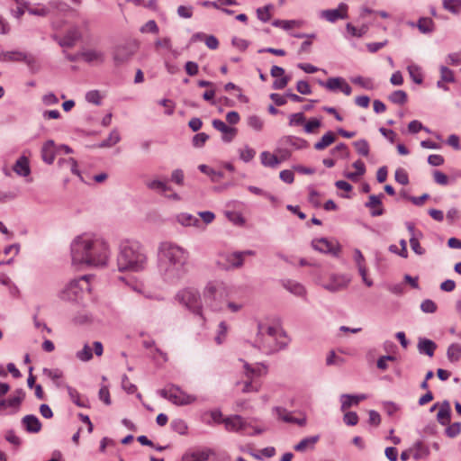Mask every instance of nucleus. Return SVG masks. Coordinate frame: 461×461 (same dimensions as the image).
Wrapping results in <instances>:
<instances>
[{"label":"nucleus","instance_id":"nucleus-1","mask_svg":"<svg viewBox=\"0 0 461 461\" xmlns=\"http://www.w3.org/2000/svg\"><path fill=\"white\" fill-rule=\"evenodd\" d=\"M72 263L77 266L104 267L111 257L108 242L100 235L83 233L70 244Z\"/></svg>","mask_w":461,"mask_h":461},{"label":"nucleus","instance_id":"nucleus-2","mask_svg":"<svg viewBox=\"0 0 461 461\" xmlns=\"http://www.w3.org/2000/svg\"><path fill=\"white\" fill-rule=\"evenodd\" d=\"M189 252L171 241L160 242L158 247L157 265L162 279L170 285L178 284L187 273Z\"/></svg>","mask_w":461,"mask_h":461},{"label":"nucleus","instance_id":"nucleus-3","mask_svg":"<svg viewBox=\"0 0 461 461\" xmlns=\"http://www.w3.org/2000/svg\"><path fill=\"white\" fill-rule=\"evenodd\" d=\"M148 258L143 246L134 240L120 242L117 266L120 271L140 272L146 268Z\"/></svg>","mask_w":461,"mask_h":461},{"label":"nucleus","instance_id":"nucleus-4","mask_svg":"<svg viewBox=\"0 0 461 461\" xmlns=\"http://www.w3.org/2000/svg\"><path fill=\"white\" fill-rule=\"evenodd\" d=\"M258 330L255 345L263 353L269 355L287 346V341L279 340L280 338L286 337L283 330L261 323L258 325Z\"/></svg>","mask_w":461,"mask_h":461},{"label":"nucleus","instance_id":"nucleus-5","mask_svg":"<svg viewBox=\"0 0 461 461\" xmlns=\"http://www.w3.org/2000/svg\"><path fill=\"white\" fill-rule=\"evenodd\" d=\"M90 276L85 275L70 280L59 293L63 301L80 303L91 293Z\"/></svg>","mask_w":461,"mask_h":461},{"label":"nucleus","instance_id":"nucleus-6","mask_svg":"<svg viewBox=\"0 0 461 461\" xmlns=\"http://www.w3.org/2000/svg\"><path fill=\"white\" fill-rule=\"evenodd\" d=\"M176 300L179 304L184 306L193 314L201 318L205 321V317L203 313V303L199 291L193 287H186L177 292Z\"/></svg>","mask_w":461,"mask_h":461},{"label":"nucleus","instance_id":"nucleus-7","mask_svg":"<svg viewBox=\"0 0 461 461\" xmlns=\"http://www.w3.org/2000/svg\"><path fill=\"white\" fill-rule=\"evenodd\" d=\"M224 285L220 281L209 282L203 289V298L206 307L214 312H221L225 309L226 302L222 298Z\"/></svg>","mask_w":461,"mask_h":461},{"label":"nucleus","instance_id":"nucleus-8","mask_svg":"<svg viewBox=\"0 0 461 461\" xmlns=\"http://www.w3.org/2000/svg\"><path fill=\"white\" fill-rule=\"evenodd\" d=\"M225 429L228 431L240 432L247 436H256L265 431L264 428L256 427L251 421L240 415H232L223 419Z\"/></svg>","mask_w":461,"mask_h":461},{"label":"nucleus","instance_id":"nucleus-9","mask_svg":"<svg viewBox=\"0 0 461 461\" xmlns=\"http://www.w3.org/2000/svg\"><path fill=\"white\" fill-rule=\"evenodd\" d=\"M158 393L161 397L168 400L177 406L190 405L197 401V397L195 395L187 393L179 386L174 384L159 390Z\"/></svg>","mask_w":461,"mask_h":461},{"label":"nucleus","instance_id":"nucleus-10","mask_svg":"<svg viewBox=\"0 0 461 461\" xmlns=\"http://www.w3.org/2000/svg\"><path fill=\"white\" fill-rule=\"evenodd\" d=\"M0 62H23L32 70L36 65V59L32 53L19 50H2L0 51Z\"/></svg>","mask_w":461,"mask_h":461},{"label":"nucleus","instance_id":"nucleus-11","mask_svg":"<svg viewBox=\"0 0 461 461\" xmlns=\"http://www.w3.org/2000/svg\"><path fill=\"white\" fill-rule=\"evenodd\" d=\"M138 46L134 41H125L114 46L113 59L116 66L128 62L137 51Z\"/></svg>","mask_w":461,"mask_h":461},{"label":"nucleus","instance_id":"nucleus-12","mask_svg":"<svg viewBox=\"0 0 461 461\" xmlns=\"http://www.w3.org/2000/svg\"><path fill=\"white\" fill-rule=\"evenodd\" d=\"M350 280L351 279L348 275L331 274L329 277V281L321 283V285L329 292L336 293L348 287Z\"/></svg>","mask_w":461,"mask_h":461},{"label":"nucleus","instance_id":"nucleus-13","mask_svg":"<svg viewBox=\"0 0 461 461\" xmlns=\"http://www.w3.org/2000/svg\"><path fill=\"white\" fill-rule=\"evenodd\" d=\"M80 58L86 63L94 66H99L105 62L106 54L104 51L97 49H85L79 52Z\"/></svg>","mask_w":461,"mask_h":461},{"label":"nucleus","instance_id":"nucleus-14","mask_svg":"<svg viewBox=\"0 0 461 461\" xmlns=\"http://www.w3.org/2000/svg\"><path fill=\"white\" fill-rule=\"evenodd\" d=\"M59 3L56 1H50L47 5L37 3L34 5H31L28 2V5H25L26 11L31 15L40 16V17H46L50 14L51 9H55L58 7Z\"/></svg>","mask_w":461,"mask_h":461},{"label":"nucleus","instance_id":"nucleus-15","mask_svg":"<svg viewBox=\"0 0 461 461\" xmlns=\"http://www.w3.org/2000/svg\"><path fill=\"white\" fill-rule=\"evenodd\" d=\"M275 413L277 418L284 422L297 424L300 427H304L307 423V419L305 415H302L300 418H296L293 416V412L283 407H276L274 409Z\"/></svg>","mask_w":461,"mask_h":461},{"label":"nucleus","instance_id":"nucleus-16","mask_svg":"<svg viewBox=\"0 0 461 461\" xmlns=\"http://www.w3.org/2000/svg\"><path fill=\"white\" fill-rule=\"evenodd\" d=\"M348 5L344 3H340L336 9H327L321 13V17L327 20L330 23H335L339 19H345L348 17Z\"/></svg>","mask_w":461,"mask_h":461},{"label":"nucleus","instance_id":"nucleus-17","mask_svg":"<svg viewBox=\"0 0 461 461\" xmlns=\"http://www.w3.org/2000/svg\"><path fill=\"white\" fill-rule=\"evenodd\" d=\"M53 39L59 43L61 47L72 48L75 46L77 41L81 39V32L78 28L74 27L69 29L64 35L63 38H59L58 36H53Z\"/></svg>","mask_w":461,"mask_h":461},{"label":"nucleus","instance_id":"nucleus-18","mask_svg":"<svg viewBox=\"0 0 461 461\" xmlns=\"http://www.w3.org/2000/svg\"><path fill=\"white\" fill-rule=\"evenodd\" d=\"M212 455L214 450L209 447L188 450L182 456L181 461H207Z\"/></svg>","mask_w":461,"mask_h":461},{"label":"nucleus","instance_id":"nucleus-19","mask_svg":"<svg viewBox=\"0 0 461 461\" xmlns=\"http://www.w3.org/2000/svg\"><path fill=\"white\" fill-rule=\"evenodd\" d=\"M244 372L248 379L258 381V378L267 375V366L263 363H256L254 365L244 363Z\"/></svg>","mask_w":461,"mask_h":461},{"label":"nucleus","instance_id":"nucleus-20","mask_svg":"<svg viewBox=\"0 0 461 461\" xmlns=\"http://www.w3.org/2000/svg\"><path fill=\"white\" fill-rule=\"evenodd\" d=\"M25 397V393L23 389H17L12 396L5 399L6 409L10 410L5 414L16 413L20 410V406Z\"/></svg>","mask_w":461,"mask_h":461},{"label":"nucleus","instance_id":"nucleus-21","mask_svg":"<svg viewBox=\"0 0 461 461\" xmlns=\"http://www.w3.org/2000/svg\"><path fill=\"white\" fill-rule=\"evenodd\" d=\"M384 197L383 194H380L378 195L371 194L368 197V201L365 203V206L369 208L370 214L373 217L381 216L384 214V210L382 205V198Z\"/></svg>","mask_w":461,"mask_h":461},{"label":"nucleus","instance_id":"nucleus-22","mask_svg":"<svg viewBox=\"0 0 461 461\" xmlns=\"http://www.w3.org/2000/svg\"><path fill=\"white\" fill-rule=\"evenodd\" d=\"M23 428L28 433H38L41 429V422L39 418L33 414L25 415L21 420Z\"/></svg>","mask_w":461,"mask_h":461},{"label":"nucleus","instance_id":"nucleus-23","mask_svg":"<svg viewBox=\"0 0 461 461\" xmlns=\"http://www.w3.org/2000/svg\"><path fill=\"white\" fill-rule=\"evenodd\" d=\"M176 221L185 227H195L200 230H203L204 227L201 222V220L197 218L196 216L187 213V212H181L178 213L176 217Z\"/></svg>","mask_w":461,"mask_h":461},{"label":"nucleus","instance_id":"nucleus-24","mask_svg":"<svg viewBox=\"0 0 461 461\" xmlns=\"http://www.w3.org/2000/svg\"><path fill=\"white\" fill-rule=\"evenodd\" d=\"M57 148L52 140L45 141L41 147V154L42 160L50 165L54 162L56 157Z\"/></svg>","mask_w":461,"mask_h":461},{"label":"nucleus","instance_id":"nucleus-25","mask_svg":"<svg viewBox=\"0 0 461 461\" xmlns=\"http://www.w3.org/2000/svg\"><path fill=\"white\" fill-rule=\"evenodd\" d=\"M282 285L295 296L304 297L306 295V289L303 285L295 280L285 279L282 281Z\"/></svg>","mask_w":461,"mask_h":461},{"label":"nucleus","instance_id":"nucleus-26","mask_svg":"<svg viewBox=\"0 0 461 461\" xmlns=\"http://www.w3.org/2000/svg\"><path fill=\"white\" fill-rule=\"evenodd\" d=\"M312 246L315 250H318L321 253H330L333 255L337 254V249L334 245L324 238L313 240Z\"/></svg>","mask_w":461,"mask_h":461},{"label":"nucleus","instance_id":"nucleus-27","mask_svg":"<svg viewBox=\"0 0 461 461\" xmlns=\"http://www.w3.org/2000/svg\"><path fill=\"white\" fill-rule=\"evenodd\" d=\"M221 258L226 261V264L223 266L225 269L240 268L243 266V258H241V255L237 253V251L224 254Z\"/></svg>","mask_w":461,"mask_h":461},{"label":"nucleus","instance_id":"nucleus-28","mask_svg":"<svg viewBox=\"0 0 461 461\" xmlns=\"http://www.w3.org/2000/svg\"><path fill=\"white\" fill-rule=\"evenodd\" d=\"M319 435L304 438L299 443L294 445V449L297 452H305L307 450H312L314 449L315 445L319 441Z\"/></svg>","mask_w":461,"mask_h":461},{"label":"nucleus","instance_id":"nucleus-29","mask_svg":"<svg viewBox=\"0 0 461 461\" xmlns=\"http://www.w3.org/2000/svg\"><path fill=\"white\" fill-rule=\"evenodd\" d=\"M451 419V407L448 401H444L439 407L438 412L437 414L438 421L445 426L449 424Z\"/></svg>","mask_w":461,"mask_h":461},{"label":"nucleus","instance_id":"nucleus-30","mask_svg":"<svg viewBox=\"0 0 461 461\" xmlns=\"http://www.w3.org/2000/svg\"><path fill=\"white\" fill-rule=\"evenodd\" d=\"M70 400L78 407H89L88 400L86 396L81 395L78 391L69 385L66 386Z\"/></svg>","mask_w":461,"mask_h":461},{"label":"nucleus","instance_id":"nucleus-31","mask_svg":"<svg viewBox=\"0 0 461 461\" xmlns=\"http://www.w3.org/2000/svg\"><path fill=\"white\" fill-rule=\"evenodd\" d=\"M417 347L420 354H424L431 357L437 348V344L429 339H420Z\"/></svg>","mask_w":461,"mask_h":461},{"label":"nucleus","instance_id":"nucleus-32","mask_svg":"<svg viewBox=\"0 0 461 461\" xmlns=\"http://www.w3.org/2000/svg\"><path fill=\"white\" fill-rule=\"evenodd\" d=\"M281 142L285 146L292 147L295 149H302L307 147L308 142L295 136H285L281 140Z\"/></svg>","mask_w":461,"mask_h":461},{"label":"nucleus","instance_id":"nucleus-33","mask_svg":"<svg viewBox=\"0 0 461 461\" xmlns=\"http://www.w3.org/2000/svg\"><path fill=\"white\" fill-rule=\"evenodd\" d=\"M14 171L21 176H27L31 173L29 161L25 157L19 158L13 167Z\"/></svg>","mask_w":461,"mask_h":461},{"label":"nucleus","instance_id":"nucleus-34","mask_svg":"<svg viewBox=\"0 0 461 461\" xmlns=\"http://www.w3.org/2000/svg\"><path fill=\"white\" fill-rule=\"evenodd\" d=\"M146 186L153 191H158L164 194L165 193H168L172 191L171 186H169L165 181H161L159 179H153L148 181L146 183Z\"/></svg>","mask_w":461,"mask_h":461},{"label":"nucleus","instance_id":"nucleus-35","mask_svg":"<svg viewBox=\"0 0 461 461\" xmlns=\"http://www.w3.org/2000/svg\"><path fill=\"white\" fill-rule=\"evenodd\" d=\"M303 22L300 20H275L272 25L276 28H281L285 31H289L295 27H301Z\"/></svg>","mask_w":461,"mask_h":461},{"label":"nucleus","instance_id":"nucleus-36","mask_svg":"<svg viewBox=\"0 0 461 461\" xmlns=\"http://www.w3.org/2000/svg\"><path fill=\"white\" fill-rule=\"evenodd\" d=\"M261 164L267 167H276L280 164L281 160L274 154L268 151H263L260 154Z\"/></svg>","mask_w":461,"mask_h":461},{"label":"nucleus","instance_id":"nucleus-37","mask_svg":"<svg viewBox=\"0 0 461 461\" xmlns=\"http://www.w3.org/2000/svg\"><path fill=\"white\" fill-rule=\"evenodd\" d=\"M121 140V135L117 129H113L107 139L97 144L98 148H112Z\"/></svg>","mask_w":461,"mask_h":461},{"label":"nucleus","instance_id":"nucleus-38","mask_svg":"<svg viewBox=\"0 0 461 461\" xmlns=\"http://www.w3.org/2000/svg\"><path fill=\"white\" fill-rule=\"evenodd\" d=\"M335 134L331 131H329L321 137V139L319 141H317L314 144V149L316 150H323L328 146L332 144L335 141Z\"/></svg>","mask_w":461,"mask_h":461},{"label":"nucleus","instance_id":"nucleus-39","mask_svg":"<svg viewBox=\"0 0 461 461\" xmlns=\"http://www.w3.org/2000/svg\"><path fill=\"white\" fill-rule=\"evenodd\" d=\"M414 459L425 458L429 454V447L426 446L422 441H417L412 447Z\"/></svg>","mask_w":461,"mask_h":461},{"label":"nucleus","instance_id":"nucleus-40","mask_svg":"<svg viewBox=\"0 0 461 461\" xmlns=\"http://www.w3.org/2000/svg\"><path fill=\"white\" fill-rule=\"evenodd\" d=\"M344 78L342 77H330L326 82L321 80L319 81V85L324 86L330 91L340 90L341 85L343 84Z\"/></svg>","mask_w":461,"mask_h":461},{"label":"nucleus","instance_id":"nucleus-41","mask_svg":"<svg viewBox=\"0 0 461 461\" xmlns=\"http://www.w3.org/2000/svg\"><path fill=\"white\" fill-rule=\"evenodd\" d=\"M408 73L412 81L418 85L422 84L423 76L421 72V68L420 66L416 64H411L407 67Z\"/></svg>","mask_w":461,"mask_h":461},{"label":"nucleus","instance_id":"nucleus-42","mask_svg":"<svg viewBox=\"0 0 461 461\" xmlns=\"http://www.w3.org/2000/svg\"><path fill=\"white\" fill-rule=\"evenodd\" d=\"M416 26L421 33H430L434 31V23L429 17L420 18Z\"/></svg>","mask_w":461,"mask_h":461},{"label":"nucleus","instance_id":"nucleus-43","mask_svg":"<svg viewBox=\"0 0 461 461\" xmlns=\"http://www.w3.org/2000/svg\"><path fill=\"white\" fill-rule=\"evenodd\" d=\"M368 25L363 24L360 28H357L350 23H347L346 30L348 34L352 37L361 38L368 32Z\"/></svg>","mask_w":461,"mask_h":461},{"label":"nucleus","instance_id":"nucleus-44","mask_svg":"<svg viewBox=\"0 0 461 461\" xmlns=\"http://www.w3.org/2000/svg\"><path fill=\"white\" fill-rule=\"evenodd\" d=\"M442 5L445 10L454 14L461 12V0H442Z\"/></svg>","mask_w":461,"mask_h":461},{"label":"nucleus","instance_id":"nucleus-45","mask_svg":"<svg viewBox=\"0 0 461 461\" xmlns=\"http://www.w3.org/2000/svg\"><path fill=\"white\" fill-rule=\"evenodd\" d=\"M330 154L340 158L348 159L349 158L350 152L348 146L341 142L330 150Z\"/></svg>","mask_w":461,"mask_h":461},{"label":"nucleus","instance_id":"nucleus-46","mask_svg":"<svg viewBox=\"0 0 461 461\" xmlns=\"http://www.w3.org/2000/svg\"><path fill=\"white\" fill-rule=\"evenodd\" d=\"M447 356L450 362L459 360L461 357V346L457 343L451 344L447 348Z\"/></svg>","mask_w":461,"mask_h":461},{"label":"nucleus","instance_id":"nucleus-47","mask_svg":"<svg viewBox=\"0 0 461 461\" xmlns=\"http://www.w3.org/2000/svg\"><path fill=\"white\" fill-rule=\"evenodd\" d=\"M340 402L341 411H346L348 409L351 408L352 406H357L358 403L357 402V400L353 399L352 394L343 393L340 395Z\"/></svg>","mask_w":461,"mask_h":461},{"label":"nucleus","instance_id":"nucleus-48","mask_svg":"<svg viewBox=\"0 0 461 461\" xmlns=\"http://www.w3.org/2000/svg\"><path fill=\"white\" fill-rule=\"evenodd\" d=\"M170 427L175 432L180 435L186 434L188 429L186 422L182 419L173 420L170 423Z\"/></svg>","mask_w":461,"mask_h":461},{"label":"nucleus","instance_id":"nucleus-49","mask_svg":"<svg viewBox=\"0 0 461 461\" xmlns=\"http://www.w3.org/2000/svg\"><path fill=\"white\" fill-rule=\"evenodd\" d=\"M357 153L363 157H367L369 154V143L366 140L361 139L353 142Z\"/></svg>","mask_w":461,"mask_h":461},{"label":"nucleus","instance_id":"nucleus-50","mask_svg":"<svg viewBox=\"0 0 461 461\" xmlns=\"http://www.w3.org/2000/svg\"><path fill=\"white\" fill-rule=\"evenodd\" d=\"M76 357L82 362H88L93 358V350L88 344H85L83 348L76 353Z\"/></svg>","mask_w":461,"mask_h":461},{"label":"nucleus","instance_id":"nucleus-51","mask_svg":"<svg viewBox=\"0 0 461 461\" xmlns=\"http://www.w3.org/2000/svg\"><path fill=\"white\" fill-rule=\"evenodd\" d=\"M351 81L354 84L358 85L359 86H361L366 90H372L375 87L373 80L369 77H363L358 76V77L351 78Z\"/></svg>","mask_w":461,"mask_h":461},{"label":"nucleus","instance_id":"nucleus-52","mask_svg":"<svg viewBox=\"0 0 461 461\" xmlns=\"http://www.w3.org/2000/svg\"><path fill=\"white\" fill-rule=\"evenodd\" d=\"M240 158L245 163L250 162L255 155L256 150L249 146H245L243 149H239Z\"/></svg>","mask_w":461,"mask_h":461},{"label":"nucleus","instance_id":"nucleus-53","mask_svg":"<svg viewBox=\"0 0 461 461\" xmlns=\"http://www.w3.org/2000/svg\"><path fill=\"white\" fill-rule=\"evenodd\" d=\"M261 384L259 381L248 379L242 384L241 391L242 393H253L258 392L260 389Z\"/></svg>","mask_w":461,"mask_h":461},{"label":"nucleus","instance_id":"nucleus-54","mask_svg":"<svg viewBox=\"0 0 461 461\" xmlns=\"http://www.w3.org/2000/svg\"><path fill=\"white\" fill-rule=\"evenodd\" d=\"M389 100L397 104H403L407 101V94L403 90H395L390 96Z\"/></svg>","mask_w":461,"mask_h":461},{"label":"nucleus","instance_id":"nucleus-55","mask_svg":"<svg viewBox=\"0 0 461 461\" xmlns=\"http://www.w3.org/2000/svg\"><path fill=\"white\" fill-rule=\"evenodd\" d=\"M440 78L447 83H454L456 81V77L453 70H451L447 66L439 67Z\"/></svg>","mask_w":461,"mask_h":461},{"label":"nucleus","instance_id":"nucleus-56","mask_svg":"<svg viewBox=\"0 0 461 461\" xmlns=\"http://www.w3.org/2000/svg\"><path fill=\"white\" fill-rule=\"evenodd\" d=\"M228 331V326L225 321H221L218 326L217 335L215 337V342L221 345L225 340Z\"/></svg>","mask_w":461,"mask_h":461},{"label":"nucleus","instance_id":"nucleus-57","mask_svg":"<svg viewBox=\"0 0 461 461\" xmlns=\"http://www.w3.org/2000/svg\"><path fill=\"white\" fill-rule=\"evenodd\" d=\"M248 124L250 128L254 129L255 131H259L263 129L264 122L258 115H250L248 118Z\"/></svg>","mask_w":461,"mask_h":461},{"label":"nucleus","instance_id":"nucleus-58","mask_svg":"<svg viewBox=\"0 0 461 461\" xmlns=\"http://www.w3.org/2000/svg\"><path fill=\"white\" fill-rule=\"evenodd\" d=\"M394 179L397 183L406 185L409 184V176L405 169L399 167L395 170Z\"/></svg>","mask_w":461,"mask_h":461},{"label":"nucleus","instance_id":"nucleus-59","mask_svg":"<svg viewBox=\"0 0 461 461\" xmlns=\"http://www.w3.org/2000/svg\"><path fill=\"white\" fill-rule=\"evenodd\" d=\"M437 309V304L430 299L423 300L420 303V310L425 313H434Z\"/></svg>","mask_w":461,"mask_h":461},{"label":"nucleus","instance_id":"nucleus-60","mask_svg":"<svg viewBox=\"0 0 461 461\" xmlns=\"http://www.w3.org/2000/svg\"><path fill=\"white\" fill-rule=\"evenodd\" d=\"M209 135L204 132H200L193 137L192 144L195 148H202L208 140Z\"/></svg>","mask_w":461,"mask_h":461},{"label":"nucleus","instance_id":"nucleus-61","mask_svg":"<svg viewBox=\"0 0 461 461\" xmlns=\"http://www.w3.org/2000/svg\"><path fill=\"white\" fill-rule=\"evenodd\" d=\"M271 8V5H266L264 7L258 8L257 10V15L258 18L262 21L263 23H267L270 20L271 14L269 12V9Z\"/></svg>","mask_w":461,"mask_h":461},{"label":"nucleus","instance_id":"nucleus-62","mask_svg":"<svg viewBox=\"0 0 461 461\" xmlns=\"http://www.w3.org/2000/svg\"><path fill=\"white\" fill-rule=\"evenodd\" d=\"M446 435L449 438H456L461 432V423L454 422L446 429Z\"/></svg>","mask_w":461,"mask_h":461},{"label":"nucleus","instance_id":"nucleus-63","mask_svg":"<svg viewBox=\"0 0 461 461\" xmlns=\"http://www.w3.org/2000/svg\"><path fill=\"white\" fill-rule=\"evenodd\" d=\"M86 100L95 105L101 104V95L97 90H91L86 94Z\"/></svg>","mask_w":461,"mask_h":461},{"label":"nucleus","instance_id":"nucleus-64","mask_svg":"<svg viewBox=\"0 0 461 461\" xmlns=\"http://www.w3.org/2000/svg\"><path fill=\"white\" fill-rule=\"evenodd\" d=\"M447 63L450 66L461 65V49L458 51L449 53L447 57Z\"/></svg>","mask_w":461,"mask_h":461}]
</instances>
